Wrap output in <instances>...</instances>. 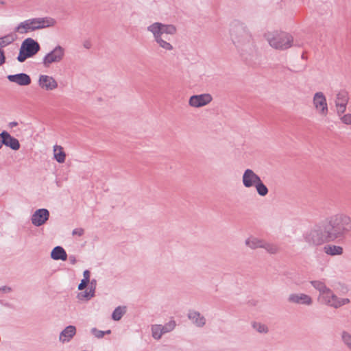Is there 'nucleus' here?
Listing matches in <instances>:
<instances>
[{"instance_id":"obj_27","label":"nucleus","mask_w":351,"mask_h":351,"mask_svg":"<svg viewBox=\"0 0 351 351\" xmlns=\"http://www.w3.org/2000/svg\"><path fill=\"white\" fill-rule=\"evenodd\" d=\"M311 284L314 289L319 291L318 299L330 289L324 282L320 280H313L311 282Z\"/></svg>"},{"instance_id":"obj_13","label":"nucleus","mask_w":351,"mask_h":351,"mask_svg":"<svg viewBox=\"0 0 351 351\" xmlns=\"http://www.w3.org/2000/svg\"><path fill=\"white\" fill-rule=\"evenodd\" d=\"M261 178L252 169H247L242 176V183L245 188L254 187Z\"/></svg>"},{"instance_id":"obj_36","label":"nucleus","mask_w":351,"mask_h":351,"mask_svg":"<svg viewBox=\"0 0 351 351\" xmlns=\"http://www.w3.org/2000/svg\"><path fill=\"white\" fill-rule=\"evenodd\" d=\"M339 119L346 125H351V114L348 113L340 116Z\"/></svg>"},{"instance_id":"obj_31","label":"nucleus","mask_w":351,"mask_h":351,"mask_svg":"<svg viewBox=\"0 0 351 351\" xmlns=\"http://www.w3.org/2000/svg\"><path fill=\"white\" fill-rule=\"evenodd\" d=\"M254 187H255L257 193L261 197L266 196L269 193L267 187L261 180Z\"/></svg>"},{"instance_id":"obj_38","label":"nucleus","mask_w":351,"mask_h":351,"mask_svg":"<svg viewBox=\"0 0 351 351\" xmlns=\"http://www.w3.org/2000/svg\"><path fill=\"white\" fill-rule=\"evenodd\" d=\"M89 295H90L88 293V291H85L84 292L79 293L77 294V298L80 300H89L90 299H91Z\"/></svg>"},{"instance_id":"obj_35","label":"nucleus","mask_w":351,"mask_h":351,"mask_svg":"<svg viewBox=\"0 0 351 351\" xmlns=\"http://www.w3.org/2000/svg\"><path fill=\"white\" fill-rule=\"evenodd\" d=\"M347 105L348 104L335 105L337 114L338 115L339 117H340V116L343 115V113L346 112Z\"/></svg>"},{"instance_id":"obj_19","label":"nucleus","mask_w":351,"mask_h":351,"mask_svg":"<svg viewBox=\"0 0 351 351\" xmlns=\"http://www.w3.org/2000/svg\"><path fill=\"white\" fill-rule=\"evenodd\" d=\"M7 78L10 82L15 83L19 86H27L31 84V78L29 75L23 73L15 75H9Z\"/></svg>"},{"instance_id":"obj_9","label":"nucleus","mask_w":351,"mask_h":351,"mask_svg":"<svg viewBox=\"0 0 351 351\" xmlns=\"http://www.w3.org/2000/svg\"><path fill=\"white\" fill-rule=\"evenodd\" d=\"M176 323L174 320H170L165 325L155 324L152 326V337L155 339H160L162 335L170 332L174 330Z\"/></svg>"},{"instance_id":"obj_49","label":"nucleus","mask_w":351,"mask_h":351,"mask_svg":"<svg viewBox=\"0 0 351 351\" xmlns=\"http://www.w3.org/2000/svg\"><path fill=\"white\" fill-rule=\"evenodd\" d=\"M12 125L16 126L17 125L16 122H12L10 123Z\"/></svg>"},{"instance_id":"obj_2","label":"nucleus","mask_w":351,"mask_h":351,"mask_svg":"<svg viewBox=\"0 0 351 351\" xmlns=\"http://www.w3.org/2000/svg\"><path fill=\"white\" fill-rule=\"evenodd\" d=\"M323 224L330 242L343 239L351 232V217L344 213L328 217Z\"/></svg>"},{"instance_id":"obj_34","label":"nucleus","mask_w":351,"mask_h":351,"mask_svg":"<svg viewBox=\"0 0 351 351\" xmlns=\"http://www.w3.org/2000/svg\"><path fill=\"white\" fill-rule=\"evenodd\" d=\"M31 57L25 49H23L22 47L21 46L19 54L17 57V60L20 62H24L27 58Z\"/></svg>"},{"instance_id":"obj_30","label":"nucleus","mask_w":351,"mask_h":351,"mask_svg":"<svg viewBox=\"0 0 351 351\" xmlns=\"http://www.w3.org/2000/svg\"><path fill=\"white\" fill-rule=\"evenodd\" d=\"M126 313L125 306H118L117 307L112 314V319L114 321H119L121 319L123 315Z\"/></svg>"},{"instance_id":"obj_22","label":"nucleus","mask_w":351,"mask_h":351,"mask_svg":"<svg viewBox=\"0 0 351 351\" xmlns=\"http://www.w3.org/2000/svg\"><path fill=\"white\" fill-rule=\"evenodd\" d=\"M324 252L329 256H341L343 254V248L340 245L332 244L326 245L323 248Z\"/></svg>"},{"instance_id":"obj_42","label":"nucleus","mask_w":351,"mask_h":351,"mask_svg":"<svg viewBox=\"0 0 351 351\" xmlns=\"http://www.w3.org/2000/svg\"><path fill=\"white\" fill-rule=\"evenodd\" d=\"M90 285L88 289H96L97 286V280L95 279H92L90 282Z\"/></svg>"},{"instance_id":"obj_45","label":"nucleus","mask_w":351,"mask_h":351,"mask_svg":"<svg viewBox=\"0 0 351 351\" xmlns=\"http://www.w3.org/2000/svg\"><path fill=\"white\" fill-rule=\"evenodd\" d=\"M69 262L71 263V264H72V265H75L77 262L76 258L74 255L69 256Z\"/></svg>"},{"instance_id":"obj_44","label":"nucleus","mask_w":351,"mask_h":351,"mask_svg":"<svg viewBox=\"0 0 351 351\" xmlns=\"http://www.w3.org/2000/svg\"><path fill=\"white\" fill-rule=\"evenodd\" d=\"M92 45L91 43L89 40H85L83 43V47L87 49H90Z\"/></svg>"},{"instance_id":"obj_1","label":"nucleus","mask_w":351,"mask_h":351,"mask_svg":"<svg viewBox=\"0 0 351 351\" xmlns=\"http://www.w3.org/2000/svg\"><path fill=\"white\" fill-rule=\"evenodd\" d=\"M230 37L237 51L245 59L255 51L252 33L249 26L241 21H234L230 26Z\"/></svg>"},{"instance_id":"obj_24","label":"nucleus","mask_w":351,"mask_h":351,"mask_svg":"<svg viewBox=\"0 0 351 351\" xmlns=\"http://www.w3.org/2000/svg\"><path fill=\"white\" fill-rule=\"evenodd\" d=\"M51 257L52 259L56 261H66L67 258V254L63 247L61 246H56L52 250L51 252Z\"/></svg>"},{"instance_id":"obj_43","label":"nucleus","mask_w":351,"mask_h":351,"mask_svg":"<svg viewBox=\"0 0 351 351\" xmlns=\"http://www.w3.org/2000/svg\"><path fill=\"white\" fill-rule=\"evenodd\" d=\"M5 56L2 50L0 49V66L5 62Z\"/></svg>"},{"instance_id":"obj_29","label":"nucleus","mask_w":351,"mask_h":351,"mask_svg":"<svg viewBox=\"0 0 351 351\" xmlns=\"http://www.w3.org/2000/svg\"><path fill=\"white\" fill-rule=\"evenodd\" d=\"M341 340L343 345L351 351V334L346 331L343 330L341 334Z\"/></svg>"},{"instance_id":"obj_23","label":"nucleus","mask_w":351,"mask_h":351,"mask_svg":"<svg viewBox=\"0 0 351 351\" xmlns=\"http://www.w3.org/2000/svg\"><path fill=\"white\" fill-rule=\"evenodd\" d=\"M264 241L265 240L263 239H261L254 236H250L245 239V244L249 248L256 250L257 248H263Z\"/></svg>"},{"instance_id":"obj_18","label":"nucleus","mask_w":351,"mask_h":351,"mask_svg":"<svg viewBox=\"0 0 351 351\" xmlns=\"http://www.w3.org/2000/svg\"><path fill=\"white\" fill-rule=\"evenodd\" d=\"M23 49L32 57L40 49L39 44L31 38H26L21 44Z\"/></svg>"},{"instance_id":"obj_33","label":"nucleus","mask_w":351,"mask_h":351,"mask_svg":"<svg viewBox=\"0 0 351 351\" xmlns=\"http://www.w3.org/2000/svg\"><path fill=\"white\" fill-rule=\"evenodd\" d=\"M14 40L12 35H7L0 38V45L2 47L6 46L12 43Z\"/></svg>"},{"instance_id":"obj_28","label":"nucleus","mask_w":351,"mask_h":351,"mask_svg":"<svg viewBox=\"0 0 351 351\" xmlns=\"http://www.w3.org/2000/svg\"><path fill=\"white\" fill-rule=\"evenodd\" d=\"M263 248L266 250V252L270 254H276L280 251V247L278 245L269 243L267 241H264V244L263 245Z\"/></svg>"},{"instance_id":"obj_12","label":"nucleus","mask_w":351,"mask_h":351,"mask_svg":"<svg viewBox=\"0 0 351 351\" xmlns=\"http://www.w3.org/2000/svg\"><path fill=\"white\" fill-rule=\"evenodd\" d=\"M49 211L46 208L36 210L31 217L32 223L36 227L44 225L49 219Z\"/></svg>"},{"instance_id":"obj_20","label":"nucleus","mask_w":351,"mask_h":351,"mask_svg":"<svg viewBox=\"0 0 351 351\" xmlns=\"http://www.w3.org/2000/svg\"><path fill=\"white\" fill-rule=\"evenodd\" d=\"M35 27L32 19L25 20L20 23L15 28V32L19 34H26L29 32L35 31Z\"/></svg>"},{"instance_id":"obj_5","label":"nucleus","mask_w":351,"mask_h":351,"mask_svg":"<svg viewBox=\"0 0 351 351\" xmlns=\"http://www.w3.org/2000/svg\"><path fill=\"white\" fill-rule=\"evenodd\" d=\"M264 37L272 48L279 50L290 48L293 42V36L285 32H268Z\"/></svg>"},{"instance_id":"obj_26","label":"nucleus","mask_w":351,"mask_h":351,"mask_svg":"<svg viewBox=\"0 0 351 351\" xmlns=\"http://www.w3.org/2000/svg\"><path fill=\"white\" fill-rule=\"evenodd\" d=\"M53 158L59 163H63L66 159V154L60 145L53 146Z\"/></svg>"},{"instance_id":"obj_40","label":"nucleus","mask_w":351,"mask_h":351,"mask_svg":"<svg viewBox=\"0 0 351 351\" xmlns=\"http://www.w3.org/2000/svg\"><path fill=\"white\" fill-rule=\"evenodd\" d=\"M90 273L88 270H85L83 273V280L89 282H90Z\"/></svg>"},{"instance_id":"obj_37","label":"nucleus","mask_w":351,"mask_h":351,"mask_svg":"<svg viewBox=\"0 0 351 351\" xmlns=\"http://www.w3.org/2000/svg\"><path fill=\"white\" fill-rule=\"evenodd\" d=\"M91 333L97 338L101 339L104 337L105 335V332L103 330H99L97 329L96 328H93L91 329Z\"/></svg>"},{"instance_id":"obj_3","label":"nucleus","mask_w":351,"mask_h":351,"mask_svg":"<svg viewBox=\"0 0 351 351\" xmlns=\"http://www.w3.org/2000/svg\"><path fill=\"white\" fill-rule=\"evenodd\" d=\"M147 30L152 34L154 42L163 51L170 52L174 50L171 39V36L177 33V28L174 25L154 22L147 26Z\"/></svg>"},{"instance_id":"obj_15","label":"nucleus","mask_w":351,"mask_h":351,"mask_svg":"<svg viewBox=\"0 0 351 351\" xmlns=\"http://www.w3.org/2000/svg\"><path fill=\"white\" fill-rule=\"evenodd\" d=\"M0 138H1V141H0L1 146L5 145L13 150H18L20 148L19 141L6 131H3L0 134Z\"/></svg>"},{"instance_id":"obj_25","label":"nucleus","mask_w":351,"mask_h":351,"mask_svg":"<svg viewBox=\"0 0 351 351\" xmlns=\"http://www.w3.org/2000/svg\"><path fill=\"white\" fill-rule=\"evenodd\" d=\"M349 101L348 93L344 90H339L335 96V105L348 104Z\"/></svg>"},{"instance_id":"obj_21","label":"nucleus","mask_w":351,"mask_h":351,"mask_svg":"<svg viewBox=\"0 0 351 351\" xmlns=\"http://www.w3.org/2000/svg\"><path fill=\"white\" fill-rule=\"evenodd\" d=\"M76 328L70 325L66 326L60 334L59 341L65 343L69 342L75 335Z\"/></svg>"},{"instance_id":"obj_17","label":"nucleus","mask_w":351,"mask_h":351,"mask_svg":"<svg viewBox=\"0 0 351 351\" xmlns=\"http://www.w3.org/2000/svg\"><path fill=\"white\" fill-rule=\"evenodd\" d=\"M32 20L36 30L53 27L57 23L56 20L50 16L34 18Z\"/></svg>"},{"instance_id":"obj_39","label":"nucleus","mask_w":351,"mask_h":351,"mask_svg":"<svg viewBox=\"0 0 351 351\" xmlns=\"http://www.w3.org/2000/svg\"><path fill=\"white\" fill-rule=\"evenodd\" d=\"M84 230L83 228H75L72 231V234L73 236L77 235L79 237H81L84 234Z\"/></svg>"},{"instance_id":"obj_4","label":"nucleus","mask_w":351,"mask_h":351,"mask_svg":"<svg viewBox=\"0 0 351 351\" xmlns=\"http://www.w3.org/2000/svg\"><path fill=\"white\" fill-rule=\"evenodd\" d=\"M323 223H317L302 234V241L310 247H317L330 242L327 237Z\"/></svg>"},{"instance_id":"obj_41","label":"nucleus","mask_w":351,"mask_h":351,"mask_svg":"<svg viewBox=\"0 0 351 351\" xmlns=\"http://www.w3.org/2000/svg\"><path fill=\"white\" fill-rule=\"evenodd\" d=\"M89 282H86L84 280H83V279L81 280V282L78 285V289L79 290H83L86 286L88 284Z\"/></svg>"},{"instance_id":"obj_16","label":"nucleus","mask_w":351,"mask_h":351,"mask_svg":"<svg viewBox=\"0 0 351 351\" xmlns=\"http://www.w3.org/2000/svg\"><path fill=\"white\" fill-rule=\"evenodd\" d=\"M187 317L197 328H203L206 324L205 316L196 310H189Z\"/></svg>"},{"instance_id":"obj_46","label":"nucleus","mask_w":351,"mask_h":351,"mask_svg":"<svg viewBox=\"0 0 351 351\" xmlns=\"http://www.w3.org/2000/svg\"><path fill=\"white\" fill-rule=\"evenodd\" d=\"M0 290L3 291L4 293H10L12 291V288L10 287L4 286L0 288Z\"/></svg>"},{"instance_id":"obj_14","label":"nucleus","mask_w":351,"mask_h":351,"mask_svg":"<svg viewBox=\"0 0 351 351\" xmlns=\"http://www.w3.org/2000/svg\"><path fill=\"white\" fill-rule=\"evenodd\" d=\"M38 86L45 90H53L58 87V82L49 75H40L38 81Z\"/></svg>"},{"instance_id":"obj_10","label":"nucleus","mask_w":351,"mask_h":351,"mask_svg":"<svg viewBox=\"0 0 351 351\" xmlns=\"http://www.w3.org/2000/svg\"><path fill=\"white\" fill-rule=\"evenodd\" d=\"M212 100L213 97L209 93L195 95L190 97L189 105L193 108H202L210 104Z\"/></svg>"},{"instance_id":"obj_32","label":"nucleus","mask_w":351,"mask_h":351,"mask_svg":"<svg viewBox=\"0 0 351 351\" xmlns=\"http://www.w3.org/2000/svg\"><path fill=\"white\" fill-rule=\"evenodd\" d=\"M252 326L253 329L261 334H267L269 331L267 325L261 322H254L252 323Z\"/></svg>"},{"instance_id":"obj_8","label":"nucleus","mask_w":351,"mask_h":351,"mask_svg":"<svg viewBox=\"0 0 351 351\" xmlns=\"http://www.w3.org/2000/svg\"><path fill=\"white\" fill-rule=\"evenodd\" d=\"M65 56V49L61 45H56L53 50L47 53L43 59V64L49 67L53 63L62 62Z\"/></svg>"},{"instance_id":"obj_6","label":"nucleus","mask_w":351,"mask_h":351,"mask_svg":"<svg viewBox=\"0 0 351 351\" xmlns=\"http://www.w3.org/2000/svg\"><path fill=\"white\" fill-rule=\"evenodd\" d=\"M319 300L322 304L335 309L350 303L349 298L338 297L331 289H329Z\"/></svg>"},{"instance_id":"obj_11","label":"nucleus","mask_w":351,"mask_h":351,"mask_svg":"<svg viewBox=\"0 0 351 351\" xmlns=\"http://www.w3.org/2000/svg\"><path fill=\"white\" fill-rule=\"evenodd\" d=\"M288 302L298 305L311 306L313 304V298L303 293H292L287 298Z\"/></svg>"},{"instance_id":"obj_48","label":"nucleus","mask_w":351,"mask_h":351,"mask_svg":"<svg viewBox=\"0 0 351 351\" xmlns=\"http://www.w3.org/2000/svg\"><path fill=\"white\" fill-rule=\"evenodd\" d=\"M105 332V334H110L111 333V330H108L106 331H104Z\"/></svg>"},{"instance_id":"obj_47","label":"nucleus","mask_w":351,"mask_h":351,"mask_svg":"<svg viewBox=\"0 0 351 351\" xmlns=\"http://www.w3.org/2000/svg\"><path fill=\"white\" fill-rule=\"evenodd\" d=\"M88 291V293L90 295L89 296L90 297V298H92L95 296V289H89V290Z\"/></svg>"},{"instance_id":"obj_7","label":"nucleus","mask_w":351,"mask_h":351,"mask_svg":"<svg viewBox=\"0 0 351 351\" xmlns=\"http://www.w3.org/2000/svg\"><path fill=\"white\" fill-rule=\"evenodd\" d=\"M312 104L316 112L322 117H326L329 112L326 97L321 91L314 93Z\"/></svg>"}]
</instances>
